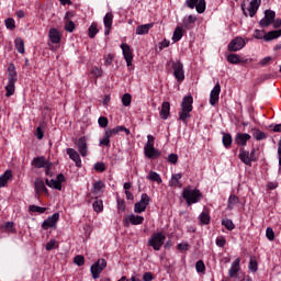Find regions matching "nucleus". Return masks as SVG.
<instances>
[{"label":"nucleus","instance_id":"nucleus-1","mask_svg":"<svg viewBox=\"0 0 281 281\" xmlns=\"http://www.w3.org/2000/svg\"><path fill=\"white\" fill-rule=\"evenodd\" d=\"M192 104H194V98H192L190 94L184 95L180 104L181 109L178 116V120L183 122V124H188V120L191 117L190 113H192Z\"/></svg>","mask_w":281,"mask_h":281},{"label":"nucleus","instance_id":"nucleus-2","mask_svg":"<svg viewBox=\"0 0 281 281\" xmlns=\"http://www.w3.org/2000/svg\"><path fill=\"white\" fill-rule=\"evenodd\" d=\"M182 199H184L188 207H190V205H194V203H199L203 199V193L199 189L187 187L182 191Z\"/></svg>","mask_w":281,"mask_h":281},{"label":"nucleus","instance_id":"nucleus-3","mask_svg":"<svg viewBox=\"0 0 281 281\" xmlns=\"http://www.w3.org/2000/svg\"><path fill=\"white\" fill-rule=\"evenodd\" d=\"M166 243V235L162 232L154 233L148 240V246L153 247L155 251H160Z\"/></svg>","mask_w":281,"mask_h":281},{"label":"nucleus","instance_id":"nucleus-4","mask_svg":"<svg viewBox=\"0 0 281 281\" xmlns=\"http://www.w3.org/2000/svg\"><path fill=\"white\" fill-rule=\"evenodd\" d=\"M106 269V259H99L90 267V273L93 280H98L100 278V273Z\"/></svg>","mask_w":281,"mask_h":281},{"label":"nucleus","instance_id":"nucleus-5","mask_svg":"<svg viewBox=\"0 0 281 281\" xmlns=\"http://www.w3.org/2000/svg\"><path fill=\"white\" fill-rule=\"evenodd\" d=\"M150 204V196L146 193L140 195V201L134 204L135 214H142V212H146V207Z\"/></svg>","mask_w":281,"mask_h":281},{"label":"nucleus","instance_id":"nucleus-6","mask_svg":"<svg viewBox=\"0 0 281 281\" xmlns=\"http://www.w3.org/2000/svg\"><path fill=\"white\" fill-rule=\"evenodd\" d=\"M144 223V216L130 214L123 218L124 227H131V225H142Z\"/></svg>","mask_w":281,"mask_h":281},{"label":"nucleus","instance_id":"nucleus-7","mask_svg":"<svg viewBox=\"0 0 281 281\" xmlns=\"http://www.w3.org/2000/svg\"><path fill=\"white\" fill-rule=\"evenodd\" d=\"M173 76L177 82H183L186 80V72L183 71V64L181 61L172 63Z\"/></svg>","mask_w":281,"mask_h":281},{"label":"nucleus","instance_id":"nucleus-8","mask_svg":"<svg viewBox=\"0 0 281 281\" xmlns=\"http://www.w3.org/2000/svg\"><path fill=\"white\" fill-rule=\"evenodd\" d=\"M121 49L123 52L127 67H133V50L131 49V46L126 43H123L121 44Z\"/></svg>","mask_w":281,"mask_h":281},{"label":"nucleus","instance_id":"nucleus-9","mask_svg":"<svg viewBox=\"0 0 281 281\" xmlns=\"http://www.w3.org/2000/svg\"><path fill=\"white\" fill-rule=\"evenodd\" d=\"M273 21H276V11L266 10L265 11V18H262L260 20L259 24L262 27H269V25H271V23H273Z\"/></svg>","mask_w":281,"mask_h":281},{"label":"nucleus","instance_id":"nucleus-10","mask_svg":"<svg viewBox=\"0 0 281 281\" xmlns=\"http://www.w3.org/2000/svg\"><path fill=\"white\" fill-rule=\"evenodd\" d=\"M220 95H221V83L217 82L210 93L211 106H216V104H218Z\"/></svg>","mask_w":281,"mask_h":281},{"label":"nucleus","instance_id":"nucleus-11","mask_svg":"<svg viewBox=\"0 0 281 281\" xmlns=\"http://www.w3.org/2000/svg\"><path fill=\"white\" fill-rule=\"evenodd\" d=\"M246 43L243 37H235L229 44H228V52H240L243 47H245Z\"/></svg>","mask_w":281,"mask_h":281},{"label":"nucleus","instance_id":"nucleus-12","mask_svg":"<svg viewBox=\"0 0 281 281\" xmlns=\"http://www.w3.org/2000/svg\"><path fill=\"white\" fill-rule=\"evenodd\" d=\"M78 151L80 153L81 157H87L89 153V146L87 145V137H80L78 140L75 142Z\"/></svg>","mask_w":281,"mask_h":281},{"label":"nucleus","instance_id":"nucleus-13","mask_svg":"<svg viewBox=\"0 0 281 281\" xmlns=\"http://www.w3.org/2000/svg\"><path fill=\"white\" fill-rule=\"evenodd\" d=\"M58 221H60V213H55L42 223V227L44 229H48L49 227H56V223H58Z\"/></svg>","mask_w":281,"mask_h":281},{"label":"nucleus","instance_id":"nucleus-14","mask_svg":"<svg viewBox=\"0 0 281 281\" xmlns=\"http://www.w3.org/2000/svg\"><path fill=\"white\" fill-rule=\"evenodd\" d=\"M34 186L36 194H45L46 196H49V190L45 187V181L42 178H36Z\"/></svg>","mask_w":281,"mask_h":281},{"label":"nucleus","instance_id":"nucleus-15","mask_svg":"<svg viewBox=\"0 0 281 281\" xmlns=\"http://www.w3.org/2000/svg\"><path fill=\"white\" fill-rule=\"evenodd\" d=\"M67 155L69 156V158L75 161V166L77 168H82V159H80V154H78V151H76V149L74 148H67L66 149Z\"/></svg>","mask_w":281,"mask_h":281},{"label":"nucleus","instance_id":"nucleus-16","mask_svg":"<svg viewBox=\"0 0 281 281\" xmlns=\"http://www.w3.org/2000/svg\"><path fill=\"white\" fill-rule=\"evenodd\" d=\"M195 25H196V16H194V15H186L182 19V27L184 30H194Z\"/></svg>","mask_w":281,"mask_h":281},{"label":"nucleus","instance_id":"nucleus-17","mask_svg":"<svg viewBox=\"0 0 281 281\" xmlns=\"http://www.w3.org/2000/svg\"><path fill=\"white\" fill-rule=\"evenodd\" d=\"M262 5V0H251L248 7V14L251 19L256 16L258 9Z\"/></svg>","mask_w":281,"mask_h":281},{"label":"nucleus","instance_id":"nucleus-18","mask_svg":"<svg viewBox=\"0 0 281 281\" xmlns=\"http://www.w3.org/2000/svg\"><path fill=\"white\" fill-rule=\"evenodd\" d=\"M105 133L109 134L111 137L117 135L119 133H125V135H131V130L126 128L124 125H119L114 128L105 130Z\"/></svg>","mask_w":281,"mask_h":281},{"label":"nucleus","instance_id":"nucleus-19","mask_svg":"<svg viewBox=\"0 0 281 281\" xmlns=\"http://www.w3.org/2000/svg\"><path fill=\"white\" fill-rule=\"evenodd\" d=\"M251 139V135L247 133H237L235 136V143L237 146H247V142Z\"/></svg>","mask_w":281,"mask_h":281},{"label":"nucleus","instance_id":"nucleus-20","mask_svg":"<svg viewBox=\"0 0 281 281\" xmlns=\"http://www.w3.org/2000/svg\"><path fill=\"white\" fill-rule=\"evenodd\" d=\"M183 178V175L181 173H173L171 176V179L169 181L170 188H183V183H181V179Z\"/></svg>","mask_w":281,"mask_h":281},{"label":"nucleus","instance_id":"nucleus-21","mask_svg":"<svg viewBox=\"0 0 281 281\" xmlns=\"http://www.w3.org/2000/svg\"><path fill=\"white\" fill-rule=\"evenodd\" d=\"M0 232L5 234H15L14 222H4L0 225Z\"/></svg>","mask_w":281,"mask_h":281},{"label":"nucleus","instance_id":"nucleus-22","mask_svg":"<svg viewBox=\"0 0 281 281\" xmlns=\"http://www.w3.org/2000/svg\"><path fill=\"white\" fill-rule=\"evenodd\" d=\"M238 271H240V258H237L228 270L229 278H236Z\"/></svg>","mask_w":281,"mask_h":281},{"label":"nucleus","instance_id":"nucleus-23","mask_svg":"<svg viewBox=\"0 0 281 281\" xmlns=\"http://www.w3.org/2000/svg\"><path fill=\"white\" fill-rule=\"evenodd\" d=\"M47 164H49V161L45 159V157L43 156L33 158L31 162V165L34 166L35 168H44L45 166H47Z\"/></svg>","mask_w":281,"mask_h":281},{"label":"nucleus","instance_id":"nucleus-24","mask_svg":"<svg viewBox=\"0 0 281 281\" xmlns=\"http://www.w3.org/2000/svg\"><path fill=\"white\" fill-rule=\"evenodd\" d=\"M240 161L245 164L246 166H251V158L249 156V151L245 150V148L239 149V155H238Z\"/></svg>","mask_w":281,"mask_h":281},{"label":"nucleus","instance_id":"nucleus-25","mask_svg":"<svg viewBox=\"0 0 281 281\" xmlns=\"http://www.w3.org/2000/svg\"><path fill=\"white\" fill-rule=\"evenodd\" d=\"M16 81L15 79H8V85L5 86V98H11L16 89Z\"/></svg>","mask_w":281,"mask_h":281},{"label":"nucleus","instance_id":"nucleus-26","mask_svg":"<svg viewBox=\"0 0 281 281\" xmlns=\"http://www.w3.org/2000/svg\"><path fill=\"white\" fill-rule=\"evenodd\" d=\"M154 25H155V23L138 25L136 27V34H138V36H142L144 34H148V32H150V30H153Z\"/></svg>","mask_w":281,"mask_h":281},{"label":"nucleus","instance_id":"nucleus-27","mask_svg":"<svg viewBox=\"0 0 281 281\" xmlns=\"http://www.w3.org/2000/svg\"><path fill=\"white\" fill-rule=\"evenodd\" d=\"M160 117L161 120H167L170 117V102L165 101L161 104V110H160Z\"/></svg>","mask_w":281,"mask_h":281},{"label":"nucleus","instance_id":"nucleus-28","mask_svg":"<svg viewBox=\"0 0 281 281\" xmlns=\"http://www.w3.org/2000/svg\"><path fill=\"white\" fill-rule=\"evenodd\" d=\"M48 36L50 38V41L57 45L58 43H60V32H58V30L56 29H50L48 32Z\"/></svg>","mask_w":281,"mask_h":281},{"label":"nucleus","instance_id":"nucleus-29","mask_svg":"<svg viewBox=\"0 0 281 281\" xmlns=\"http://www.w3.org/2000/svg\"><path fill=\"white\" fill-rule=\"evenodd\" d=\"M199 221H200L201 225H210V222L212 221V217L210 216V211L204 210L199 215Z\"/></svg>","mask_w":281,"mask_h":281},{"label":"nucleus","instance_id":"nucleus-30","mask_svg":"<svg viewBox=\"0 0 281 281\" xmlns=\"http://www.w3.org/2000/svg\"><path fill=\"white\" fill-rule=\"evenodd\" d=\"M10 179H12V170H7L3 175L0 176V188H5Z\"/></svg>","mask_w":281,"mask_h":281},{"label":"nucleus","instance_id":"nucleus-31","mask_svg":"<svg viewBox=\"0 0 281 281\" xmlns=\"http://www.w3.org/2000/svg\"><path fill=\"white\" fill-rule=\"evenodd\" d=\"M145 156L148 159H159V157H161V151L154 147L153 149H146Z\"/></svg>","mask_w":281,"mask_h":281},{"label":"nucleus","instance_id":"nucleus-32","mask_svg":"<svg viewBox=\"0 0 281 281\" xmlns=\"http://www.w3.org/2000/svg\"><path fill=\"white\" fill-rule=\"evenodd\" d=\"M240 203V199L236 194H232L227 201V210H234Z\"/></svg>","mask_w":281,"mask_h":281},{"label":"nucleus","instance_id":"nucleus-33","mask_svg":"<svg viewBox=\"0 0 281 281\" xmlns=\"http://www.w3.org/2000/svg\"><path fill=\"white\" fill-rule=\"evenodd\" d=\"M280 36H281V30L270 31L263 35V40L269 42V41H273L274 38H280Z\"/></svg>","mask_w":281,"mask_h":281},{"label":"nucleus","instance_id":"nucleus-34","mask_svg":"<svg viewBox=\"0 0 281 281\" xmlns=\"http://www.w3.org/2000/svg\"><path fill=\"white\" fill-rule=\"evenodd\" d=\"M181 38H183V27L177 26L173 31L172 41L179 43Z\"/></svg>","mask_w":281,"mask_h":281},{"label":"nucleus","instance_id":"nucleus-35","mask_svg":"<svg viewBox=\"0 0 281 281\" xmlns=\"http://www.w3.org/2000/svg\"><path fill=\"white\" fill-rule=\"evenodd\" d=\"M14 43L16 52H19V54H25V42H23V38L16 37Z\"/></svg>","mask_w":281,"mask_h":281},{"label":"nucleus","instance_id":"nucleus-36","mask_svg":"<svg viewBox=\"0 0 281 281\" xmlns=\"http://www.w3.org/2000/svg\"><path fill=\"white\" fill-rule=\"evenodd\" d=\"M232 134L229 133H223V137H222V144L225 148H232Z\"/></svg>","mask_w":281,"mask_h":281},{"label":"nucleus","instance_id":"nucleus-37","mask_svg":"<svg viewBox=\"0 0 281 281\" xmlns=\"http://www.w3.org/2000/svg\"><path fill=\"white\" fill-rule=\"evenodd\" d=\"M8 74H9L8 80H15V81L19 80V78L16 77V67L14 66V64H11L8 67Z\"/></svg>","mask_w":281,"mask_h":281},{"label":"nucleus","instance_id":"nucleus-38","mask_svg":"<svg viewBox=\"0 0 281 281\" xmlns=\"http://www.w3.org/2000/svg\"><path fill=\"white\" fill-rule=\"evenodd\" d=\"M147 179L149 181H155L158 184L162 183L161 176L156 171H150L149 175L147 176Z\"/></svg>","mask_w":281,"mask_h":281},{"label":"nucleus","instance_id":"nucleus-39","mask_svg":"<svg viewBox=\"0 0 281 281\" xmlns=\"http://www.w3.org/2000/svg\"><path fill=\"white\" fill-rule=\"evenodd\" d=\"M4 25H5L7 30H10L11 32H14V30H16V22L12 18L5 19Z\"/></svg>","mask_w":281,"mask_h":281},{"label":"nucleus","instance_id":"nucleus-40","mask_svg":"<svg viewBox=\"0 0 281 281\" xmlns=\"http://www.w3.org/2000/svg\"><path fill=\"white\" fill-rule=\"evenodd\" d=\"M98 23L93 22L90 27L88 29V36L90 38H95V35L98 34Z\"/></svg>","mask_w":281,"mask_h":281},{"label":"nucleus","instance_id":"nucleus-41","mask_svg":"<svg viewBox=\"0 0 281 281\" xmlns=\"http://www.w3.org/2000/svg\"><path fill=\"white\" fill-rule=\"evenodd\" d=\"M29 212H37V214H45V212H47V207L32 204L29 206Z\"/></svg>","mask_w":281,"mask_h":281},{"label":"nucleus","instance_id":"nucleus-42","mask_svg":"<svg viewBox=\"0 0 281 281\" xmlns=\"http://www.w3.org/2000/svg\"><path fill=\"white\" fill-rule=\"evenodd\" d=\"M103 23L104 27H113V13H106Z\"/></svg>","mask_w":281,"mask_h":281},{"label":"nucleus","instance_id":"nucleus-43","mask_svg":"<svg viewBox=\"0 0 281 281\" xmlns=\"http://www.w3.org/2000/svg\"><path fill=\"white\" fill-rule=\"evenodd\" d=\"M100 146H106V148H111V136L104 132L103 139L100 140Z\"/></svg>","mask_w":281,"mask_h":281},{"label":"nucleus","instance_id":"nucleus-44","mask_svg":"<svg viewBox=\"0 0 281 281\" xmlns=\"http://www.w3.org/2000/svg\"><path fill=\"white\" fill-rule=\"evenodd\" d=\"M153 148H155V137L153 135H148L144 150H151Z\"/></svg>","mask_w":281,"mask_h":281},{"label":"nucleus","instance_id":"nucleus-45","mask_svg":"<svg viewBox=\"0 0 281 281\" xmlns=\"http://www.w3.org/2000/svg\"><path fill=\"white\" fill-rule=\"evenodd\" d=\"M222 225L228 229V232H233V229H236V225H234V222L229 218L223 220Z\"/></svg>","mask_w":281,"mask_h":281},{"label":"nucleus","instance_id":"nucleus-46","mask_svg":"<svg viewBox=\"0 0 281 281\" xmlns=\"http://www.w3.org/2000/svg\"><path fill=\"white\" fill-rule=\"evenodd\" d=\"M227 61L231 63V65H238L240 63V56L236 54H229L227 56Z\"/></svg>","mask_w":281,"mask_h":281},{"label":"nucleus","instance_id":"nucleus-47","mask_svg":"<svg viewBox=\"0 0 281 281\" xmlns=\"http://www.w3.org/2000/svg\"><path fill=\"white\" fill-rule=\"evenodd\" d=\"M195 10L198 14H203V12H205V0H198V3L195 4Z\"/></svg>","mask_w":281,"mask_h":281},{"label":"nucleus","instance_id":"nucleus-48","mask_svg":"<svg viewBox=\"0 0 281 281\" xmlns=\"http://www.w3.org/2000/svg\"><path fill=\"white\" fill-rule=\"evenodd\" d=\"M252 135H254L255 139H257V142L267 139V134L260 130H255Z\"/></svg>","mask_w":281,"mask_h":281},{"label":"nucleus","instance_id":"nucleus-49","mask_svg":"<svg viewBox=\"0 0 281 281\" xmlns=\"http://www.w3.org/2000/svg\"><path fill=\"white\" fill-rule=\"evenodd\" d=\"M114 58H115V54L110 53L108 55H104L103 60H104L105 67L113 65Z\"/></svg>","mask_w":281,"mask_h":281},{"label":"nucleus","instance_id":"nucleus-50","mask_svg":"<svg viewBox=\"0 0 281 281\" xmlns=\"http://www.w3.org/2000/svg\"><path fill=\"white\" fill-rule=\"evenodd\" d=\"M132 100H133V97L131 95V93L123 94L122 97L123 106H131Z\"/></svg>","mask_w":281,"mask_h":281},{"label":"nucleus","instance_id":"nucleus-51","mask_svg":"<svg viewBox=\"0 0 281 281\" xmlns=\"http://www.w3.org/2000/svg\"><path fill=\"white\" fill-rule=\"evenodd\" d=\"M102 188H104V182L103 181L94 182L93 187H92L93 194H98L100 192V190H102Z\"/></svg>","mask_w":281,"mask_h":281},{"label":"nucleus","instance_id":"nucleus-52","mask_svg":"<svg viewBox=\"0 0 281 281\" xmlns=\"http://www.w3.org/2000/svg\"><path fill=\"white\" fill-rule=\"evenodd\" d=\"M64 29L66 30V32L71 33L76 30V23H74V21H71V20L65 21Z\"/></svg>","mask_w":281,"mask_h":281},{"label":"nucleus","instance_id":"nucleus-53","mask_svg":"<svg viewBox=\"0 0 281 281\" xmlns=\"http://www.w3.org/2000/svg\"><path fill=\"white\" fill-rule=\"evenodd\" d=\"M92 205H93L94 212L100 213L102 212V210H104V204L102 203V200L94 201Z\"/></svg>","mask_w":281,"mask_h":281},{"label":"nucleus","instance_id":"nucleus-54","mask_svg":"<svg viewBox=\"0 0 281 281\" xmlns=\"http://www.w3.org/2000/svg\"><path fill=\"white\" fill-rule=\"evenodd\" d=\"M248 269L252 272L256 273L258 271V261L256 259L251 258L248 265Z\"/></svg>","mask_w":281,"mask_h":281},{"label":"nucleus","instance_id":"nucleus-55","mask_svg":"<svg viewBox=\"0 0 281 281\" xmlns=\"http://www.w3.org/2000/svg\"><path fill=\"white\" fill-rule=\"evenodd\" d=\"M195 270L198 273H203L205 271V262H203V260L196 261Z\"/></svg>","mask_w":281,"mask_h":281},{"label":"nucleus","instance_id":"nucleus-56","mask_svg":"<svg viewBox=\"0 0 281 281\" xmlns=\"http://www.w3.org/2000/svg\"><path fill=\"white\" fill-rule=\"evenodd\" d=\"M98 124L101 128H106V126H109V119L106 116H100Z\"/></svg>","mask_w":281,"mask_h":281},{"label":"nucleus","instance_id":"nucleus-57","mask_svg":"<svg viewBox=\"0 0 281 281\" xmlns=\"http://www.w3.org/2000/svg\"><path fill=\"white\" fill-rule=\"evenodd\" d=\"M74 262L75 265H77V267H82L85 265V256L82 255H77L75 258H74Z\"/></svg>","mask_w":281,"mask_h":281},{"label":"nucleus","instance_id":"nucleus-58","mask_svg":"<svg viewBox=\"0 0 281 281\" xmlns=\"http://www.w3.org/2000/svg\"><path fill=\"white\" fill-rule=\"evenodd\" d=\"M272 63H273V57L267 56V57H265L263 59H261V60L259 61V65H260L261 67H267V65H271Z\"/></svg>","mask_w":281,"mask_h":281},{"label":"nucleus","instance_id":"nucleus-59","mask_svg":"<svg viewBox=\"0 0 281 281\" xmlns=\"http://www.w3.org/2000/svg\"><path fill=\"white\" fill-rule=\"evenodd\" d=\"M266 237L268 238V240H276V233L273 232V228L268 227L266 229Z\"/></svg>","mask_w":281,"mask_h":281},{"label":"nucleus","instance_id":"nucleus-60","mask_svg":"<svg viewBox=\"0 0 281 281\" xmlns=\"http://www.w3.org/2000/svg\"><path fill=\"white\" fill-rule=\"evenodd\" d=\"M46 251H52L56 249V239H50L46 246H45Z\"/></svg>","mask_w":281,"mask_h":281},{"label":"nucleus","instance_id":"nucleus-61","mask_svg":"<svg viewBox=\"0 0 281 281\" xmlns=\"http://www.w3.org/2000/svg\"><path fill=\"white\" fill-rule=\"evenodd\" d=\"M94 170L97 172H104V170H106V166L104 165V162H97L94 165Z\"/></svg>","mask_w":281,"mask_h":281},{"label":"nucleus","instance_id":"nucleus-62","mask_svg":"<svg viewBox=\"0 0 281 281\" xmlns=\"http://www.w3.org/2000/svg\"><path fill=\"white\" fill-rule=\"evenodd\" d=\"M167 161L175 165L179 161V156L177 154H170L167 158Z\"/></svg>","mask_w":281,"mask_h":281},{"label":"nucleus","instance_id":"nucleus-63","mask_svg":"<svg viewBox=\"0 0 281 281\" xmlns=\"http://www.w3.org/2000/svg\"><path fill=\"white\" fill-rule=\"evenodd\" d=\"M217 247H225V245H227V239H225V237L221 236L217 237L215 240Z\"/></svg>","mask_w":281,"mask_h":281},{"label":"nucleus","instance_id":"nucleus-64","mask_svg":"<svg viewBox=\"0 0 281 281\" xmlns=\"http://www.w3.org/2000/svg\"><path fill=\"white\" fill-rule=\"evenodd\" d=\"M155 280V277L151 274V272H145L143 274V281H151Z\"/></svg>","mask_w":281,"mask_h":281}]
</instances>
